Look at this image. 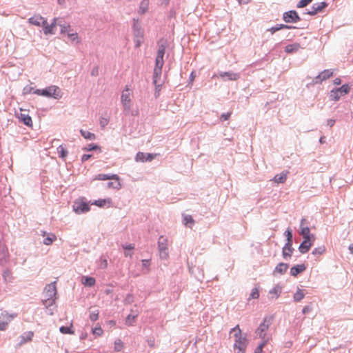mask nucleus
<instances>
[{
  "mask_svg": "<svg viewBox=\"0 0 353 353\" xmlns=\"http://www.w3.org/2000/svg\"><path fill=\"white\" fill-rule=\"evenodd\" d=\"M165 52V46L161 44L159 46L155 61V66L153 74V83L156 87V92H159L161 88L160 79L162 73V68L164 63L163 57Z\"/></svg>",
  "mask_w": 353,
  "mask_h": 353,
  "instance_id": "nucleus-1",
  "label": "nucleus"
},
{
  "mask_svg": "<svg viewBox=\"0 0 353 353\" xmlns=\"http://www.w3.org/2000/svg\"><path fill=\"white\" fill-rule=\"evenodd\" d=\"M34 93L46 97H52L54 99H58L61 97V92L59 87L56 85H51L45 89H37L34 91Z\"/></svg>",
  "mask_w": 353,
  "mask_h": 353,
  "instance_id": "nucleus-2",
  "label": "nucleus"
},
{
  "mask_svg": "<svg viewBox=\"0 0 353 353\" xmlns=\"http://www.w3.org/2000/svg\"><path fill=\"white\" fill-rule=\"evenodd\" d=\"M57 288H44L42 301L43 305L48 307L54 303L57 299Z\"/></svg>",
  "mask_w": 353,
  "mask_h": 353,
  "instance_id": "nucleus-3",
  "label": "nucleus"
},
{
  "mask_svg": "<svg viewBox=\"0 0 353 353\" xmlns=\"http://www.w3.org/2000/svg\"><path fill=\"white\" fill-rule=\"evenodd\" d=\"M272 321V317L266 316L263 319V322L259 325L256 330V334L262 339H268L266 338V331L268 330L269 326L271 325Z\"/></svg>",
  "mask_w": 353,
  "mask_h": 353,
  "instance_id": "nucleus-4",
  "label": "nucleus"
},
{
  "mask_svg": "<svg viewBox=\"0 0 353 353\" xmlns=\"http://www.w3.org/2000/svg\"><path fill=\"white\" fill-rule=\"evenodd\" d=\"M132 94L129 86L126 85L121 96V103L124 110L126 111H129L130 110Z\"/></svg>",
  "mask_w": 353,
  "mask_h": 353,
  "instance_id": "nucleus-5",
  "label": "nucleus"
},
{
  "mask_svg": "<svg viewBox=\"0 0 353 353\" xmlns=\"http://www.w3.org/2000/svg\"><path fill=\"white\" fill-rule=\"evenodd\" d=\"M89 205L83 199H80L74 201L73 205V210L77 214L85 213L90 211Z\"/></svg>",
  "mask_w": 353,
  "mask_h": 353,
  "instance_id": "nucleus-6",
  "label": "nucleus"
},
{
  "mask_svg": "<svg viewBox=\"0 0 353 353\" xmlns=\"http://www.w3.org/2000/svg\"><path fill=\"white\" fill-rule=\"evenodd\" d=\"M283 19L286 23H296L301 20L300 17L295 10L285 12Z\"/></svg>",
  "mask_w": 353,
  "mask_h": 353,
  "instance_id": "nucleus-7",
  "label": "nucleus"
},
{
  "mask_svg": "<svg viewBox=\"0 0 353 353\" xmlns=\"http://www.w3.org/2000/svg\"><path fill=\"white\" fill-rule=\"evenodd\" d=\"M158 154H150V153H144L141 152H139L135 157L136 161H151L153 160Z\"/></svg>",
  "mask_w": 353,
  "mask_h": 353,
  "instance_id": "nucleus-8",
  "label": "nucleus"
},
{
  "mask_svg": "<svg viewBox=\"0 0 353 353\" xmlns=\"http://www.w3.org/2000/svg\"><path fill=\"white\" fill-rule=\"evenodd\" d=\"M314 241V235H312V239H304L303 241L299 246V251L303 254L307 252L312 247Z\"/></svg>",
  "mask_w": 353,
  "mask_h": 353,
  "instance_id": "nucleus-9",
  "label": "nucleus"
},
{
  "mask_svg": "<svg viewBox=\"0 0 353 353\" xmlns=\"http://www.w3.org/2000/svg\"><path fill=\"white\" fill-rule=\"evenodd\" d=\"M333 71L331 70H325L322 72H321L316 78L314 79V81L316 83H321L323 81L332 77L333 76Z\"/></svg>",
  "mask_w": 353,
  "mask_h": 353,
  "instance_id": "nucleus-10",
  "label": "nucleus"
},
{
  "mask_svg": "<svg viewBox=\"0 0 353 353\" xmlns=\"http://www.w3.org/2000/svg\"><path fill=\"white\" fill-rule=\"evenodd\" d=\"M28 22L30 24L40 27L44 26L46 23V19H45L39 14H35L28 19Z\"/></svg>",
  "mask_w": 353,
  "mask_h": 353,
  "instance_id": "nucleus-11",
  "label": "nucleus"
},
{
  "mask_svg": "<svg viewBox=\"0 0 353 353\" xmlns=\"http://www.w3.org/2000/svg\"><path fill=\"white\" fill-rule=\"evenodd\" d=\"M248 344V341L246 336H243L241 338L235 340V343L234 344V348H236L239 350H245L247 345Z\"/></svg>",
  "mask_w": 353,
  "mask_h": 353,
  "instance_id": "nucleus-12",
  "label": "nucleus"
},
{
  "mask_svg": "<svg viewBox=\"0 0 353 353\" xmlns=\"http://www.w3.org/2000/svg\"><path fill=\"white\" fill-rule=\"evenodd\" d=\"M219 77L223 79V80L236 81L239 79V74L232 72H221L219 74Z\"/></svg>",
  "mask_w": 353,
  "mask_h": 353,
  "instance_id": "nucleus-13",
  "label": "nucleus"
},
{
  "mask_svg": "<svg viewBox=\"0 0 353 353\" xmlns=\"http://www.w3.org/2000/svg\"><path fill=\"white\" fill-rule=\"evenodd\" d=\"M19 119L27 126L32 125V121L30 116L23 110L21 109V113L19 116Z\"/></svg>",
  "mask_w": 353,
  "mask_h": 353,
  "instance_id": "nucleus-14",
  "label": "nucleus"
},
{
  "mask_svg": "<svg viewBox=\"0 0 353 353\" xmlns=\"http://www.w3.org/2000/svg\"><path fill=\"white\" fill-rule=\"evenodd\" d=\"M115 180L119 181V177L117 174H99L94 178V180L98 181H105V180Z\"/></svg>",
  "mask_w": 353,
  "mask_h": 353,
  "instance_id": "nucleus-15",
  "label": "nucleus"
},
{
  "mask_svg": "<svg viewBox=\"0 0 353 353\" xmlns=\"http://www.w3.org/2000/svg\"><path fill=\"white\" fill-rule=\"evenodd\" d=\"M34 336V332L32 331L24 332L20 336V341L19 343V346H21L27 342L31 341L32 337Z\"/></svg>",
  "mask_w": 353,
  "mask_h": 353,
  "instance_id": "nucleus-16",
  "label": "nucleus"
},
{
  "mask_svg": "<svg viewBox=\"0 0 353 353\" xmlns=\"http://www.w3.org/2000/svg\"><path fill=\"white\" fill-rule=\"evenodd\" d=\"M133 34L135 38H143L144 37L143 30L139 24L138 21L134 20L133 25Z\"/></svg>",
  "mask_w": 353,
  "mask_h": 353,
  "instance_id": "nucleus-17",
  "label": "nucleus"
},
{
  "mask_svg": "<svg viewBox=\"0 0 353 353\" xmlns=\"http://www.w3.org/2000/svg\"><path fill=\"white\" fill-rule=\"evenodd\" d=\"M293 252L292 243L287 242L285 246L283 248V256L284 259L290 258Z\"/></svg>",
  "mask_w": 353,
  "mask_h": 353,
  "instance_id": "nucleus-18",
  "label": "nucleus"
},
{
  "mask_svg": "<svg viewBox=\"0 0 353 353\" xmlns=\"http://www.w3.org/2000/svg\"><path fill=\"white\" fill-rule=\"evenodd\" d=\"M305 219H303L301 221V234L303 239H312L310 230L307 226H304Z\"/></svg>",
  "mask_w": 353,
  "mask_h": 353,
  "instance_id": "nucleus-19",
  "label": "nucleus"
},
{
  "mask_svg": "<svg viewBox=\"0 0 353 353\" xmlns=\"http://www.w3.org/2000/svg\"><path fill=\"white\" fill-rule=\"evenodd\" d=\"M41 235L43 236H47V237L43 240V243L46 245H51L54 241L57 240V236L52 233L47 234L46 232L43 231Z\"/></svg>",
  "mask_w": 353,
  "mask_h": 353,
  "instance_id": "nucleus-20",
  "label": "nucleus"
},
{
  "mask_svg": "<svg viewBox=\"0 0 353 353\" xmlns=\"http://www.w3.org/2000/svg\"><path fill=\"white\" fill-rule=\"evenodd\" d=\"M56 21L57 19H54L50 25H48V22L46 21V23L42 26L43 28V32L45 34L54 33V29L56 27Z\"/></svg>",
  "mask_w": 353,
  "mask_h": 353,
  "instance_id": "nucleus-21",
  "label": "nucleus"
},
{
  "mask_svg": "<svg viewBox=\"0 0 353 353\" xmlns=\"http://www.w3.org/2000/svg\"><path fill=\"white\" fill-rule=\"evenodd\" d=\"M158 248L159 250H168V240L166 237L161 236L158 241Z\"/></svg>",
  "mask_w": 353,
  "mask_h": 353,
  "instance_id": "nucleus-22",
  "label": "nucleus"
},
{
  "mask_svg": "<svg viewBox=\"0 0 353 353\" xmlns=\"http://www.w3.org/2000/svg\"><path fill=\"white\" fill-rule=\"evenodd\" d=\"M306 267L304 264L296 265L292 267L290 270V274L292 276H296L299 274L303 272L305 270Z\"/></svg>",
  "mask_w": 353,
  "mask_h": 353,
  "instance_id": "nucleus-23",
  "label": "nucleus"
},
{
  "mask_svg": "<svg viewBox=\"0 0 353 353\" xmlns=\"http://www.w3.org/2000/svg\"><path fill=\"white\" fill-rule=\"evenodd\" d=\"M149 0H142L140 3L139 8V13L140 14H145L148 10L149 8Z\"/></svg>",
  "mask_w": 353,
  "mask_h": 353,
  "instance_id": "nucleus-24",
  "label": "nucleus"
},
{
  "mask_svg": "<svg viewBox=\"0 0 353 353\" xmlns=\"http://www.w3.org/2000/svg\"><path fill=\"white\" fill-rule=\"evenodd\" d=\"M17 316V314H8L7 312H3L0 315V320L6 321L9 323L14 317Z\"/></svg>",
  "mask_w": 353,
  "mask_h": 353,
  "instance_id": "nucleus-25",
  "label": "nucleus"
},
{
  "mask_svg": "<svg viewBox=\"0 0 353 353\" xmlns=\"http://www.w3.org/2000/svg\"><path fill=\"white\" fill-rule=\"evenodd\" d=\"M89 318L92 321H96L99 319V311L97 309H94L92 307L89 308Z\"/></svg>",
  "mask_w": 353,
  "mask_h": 353,
  "instance_id": "nucleus-26",
  "label": "nucleus"
},
{
  "mask_svg": "<svg viewBox=\"0 0 353 353\" xmlns=\"http://www.w3.org/2000/svg\"><path fill=\"white\" fill-rule=\"evenodd\" d=\"M300 48V45L299 43H292V44H289L288 46H286L285 48V51L287 52V53H293V52H295L296 51H298V50Z\"/></svg>",
  "mask_w": 353,
  "mask_h": 353,
  "instance_id": "nucleus-27",
  "label": "nucleus"
},
{
  "mask_svg": "<svg viewBox=\"0 0 353 353\" xmlns=\"http://www.w3.org/2000/svg\"><path fill=\"white\" fill-rule=\"evenodd\" d=\"M286 179L287 173L283 172L279 174H276L272 180L277 183H283L285 182Z\"/></svg>",
  "mask_w": 353,
  "mask_h": 353,
  "instance_id": "nucleus-28",
  "label": "nucleus"
},
{
  "mask_svg": "<svg viewBox=\"0 0 353 353\" xmlns=\"http://www.w3.org/2000/svg\"><path fill=\"white\" fill-rule=\"evenodd\" d=\"M288 268V264L284 263H280L276 266L274 272L279 274H283L287 271Z\"/></svg>",
  "mask_w": 353,
  "mask_h": 353,
  "instance_id": "nucleus-29",
  "label": "nucleus"
},
{
  "mask_svg": "<svg viewBox=\"0 0 353 353\" xmlns=\"http://www.w3.org/2000/svg\"><path fill=\"white\" fill-rule=\"evenodd\" d=\"M137 317V312L134 314H129L128 316L125 318V323L126 325L130 326L132 325L135 322V319Z\"/></svg>",
  "mask_w": 353,
  "mask_h": 353,
  "instance_id": "nucleus-30",
  "label": "nucleus"
},
{
  "mask_svg": "<svg viewBox=\"0 0 353 353\" xmlns=\"http://www.w3.org/2000/svg\"><path fill=\"white\" fill-rule=\"evenodd\" d=\"M112 203V201L110 199H99L95 201L94 202L92 203V205H95L98 207L102 208L105 206L106 203L110 204Z\"/></svg>",
  "mask_w": 353,
  "mask_h": 353,
  "instance_id": "nucleus-31",
  "label": "nucleus"
},
{
  "mask_svg": "<svg viewBox=\"0 0 353 353\" xmlns=\"http://www.w3.org/2000/svg\"><path fill=\"white\" fill-rule=\"evenodd\" d=\"M81 134L85 139L88 140H94L96 139V136L94 134L89 132L85 131L83 130H80Z\"/></svg>",
  "mask_w": 353,
  "mask_h": 353,
  "instance_id": "nucleus-32",
  "label": "nucleus"
},
{
  "mask_svg": "<svg viewBox=\"0 0 353 353\" xmlns=\"http://www.w3.org/2000/svg\"><path fill=\"white\" fill-rule=\"evenodd\" d=\"M305 296L303 290L298 288V291L294 294V300L296 302L301 301Z\"/></svg>",
  "mask_w": 353,
  "mask_h": 353,
  "instance_id": "nucleus-33",
  "label": "nucleus"
},
{
  "mask_svg": "<svg viewBox=\"0 0 353 353\" xmlns=\"http://www.w3.org/2000/svg\"><path fill=\"white\" fill-rule=\"evenodd\" d=\"M341 96V94H340V92L337 90V88L334 89L330 91V97L331 100L336 101L340 99Z\"/></svg>",
  "mask_w": 353,
  "mask_h": 353,
  "instance_id": "nucleus-34",
  "label": "nucleus"
},
{
  "mask_svg": "<svg viewBox=\"0 0 353 353\" xmlns=\"http://www.w3.org/2000/svg\"><path fill=\"white\" fill-rule=\"evenodd\" d=\"M183 222L185 225L189 226L190 228H192L194 223V221L191 215H184Z\"/></svg>",
  "mask_w": 353,
  "mask_h": 353,
  "instance_id": "nucleus-35",
  "label": "nucleus"
},
{
  "mask_svg": "<svg viewBox=\"0 0 353 353\" xmlns=\"http://www.w3.org/2000/svg\"><path fill=\"white\" fill-rule=\"evenodd\" d=\"M281 293V288H272L269 291V295L271 299H276Z\"/></svg>",
  "mask_w": 353,
  "mask_h": 353,
  "instance_id": "nucleus-36",
  "label": "nucleus"
},
{
  "mask_svg": "<svg viewBox=\"0 0 353 353\" xmlns=\"http://www.w3.org/2000/svg\"><path fill=\"white\" fill-rule=\"evenodd\" d=\"M82 283L85 285L92 286L95 284V279L92 277H83Z\"/></svg>",
  "mask_w": 353,
  "mask_h": 353,
  "instance_id": "nucleus-37",
  "label": "nucleus"
},
{
  "mask_svg": "<svg viewBox=\"0 0 353 353\" xmlns=\"http://www.w3.org/2000/svg\"><path fill=\"white\" fill-rule=\"evenodd\" d=\"M341 95L347 94L350 91V86L348 84H344L339 88H337Z\"/></svg>",
  "mask_w": 353,
  "mask_h": 353,
  "instance_id": "nucleus-38",
  "label": "nucleus"
},
{
  "mask_svg": "<svg viewBox=\"0 0 353 353\" xmlns=\"http://www.w3.org/2000/svg\"><path fill=\"white\" fill-rule=\"evenodd\" d=\"M292 26H288V25H285V24H281V25H277L274 27H272L270 28V31L274 33L276 31H279L281 29H290L292 28Z\"/></svg>",
  "mask_w": 353,
  "mask_h": 353,
  "instance_id": "nucleus-39",
  "label": "nucleus"
},
{
  "mask_svg": "<svg viewBox=\"0 0 353 353\" xmlns=\"http://www.w3.org/2000/svg\"><path fill=\"white\" fill-rule=\"evenodd\" d=\"M68 37L72 42L80 43V40L79 39L78 34L76 32H68Z\"/></svg>",
  "mask_w": 353,
  "mask_h": 353,
  "instance_id": "nucleus-40",
  "label": "nucleus"
},
{
  "mask_svg": "<svg viewBox=\"0 0 353 353\" xmlns=\"http://www.w3.org/2000/svg\"><path fill=\"white\" fill-rule=\"evenodd\" d=\"M325 251V248L324 245L319 246L318 248H316L312 251V254L315 256H321L323 254Z\"/></svg>",
  "mask_w": 353,
  "mask_h": 353,
  "instance_id": "nucleus-41",
  "label": "nucleus"
},
{
  "mask_svg": "<svg viewBox=\"0 0 353 353\" xmlns=\"http://www.w3.org/2000/svg\"><path fill=\"white\" fill-rule=\"evenodd\" d=\"M234 332V336L235 338V340H237L238 339L243 337L241 335V330H240L239 326L238 325L231 330L230 332Z\"/></svg>",
  "mask_w": 353,
  "mask_h": 353,
  "instance_id": "nucleus-42",
  "label": "nucleus"
},
{
  "mask_svg": "<svg viewBox=\"0 0 353 353\" xmlns=\"http://www.w3.org/2000/svg\"><path fill=\"white\" fill-rule=\"evenodd\" d=\"M57 152L60 157L65 158L68 155V151L63 145H59L57 148Z\"/></svg>",
  "mask_w": 353,
  "mask_h": 353,
  "instance_id": "nucleus-43",
  "label": "nucleus"
},
{
  "mask_svg": "<svg viewBox=\"0 0 353 353\" xmlns=\"http://www.w3.org/2000/svg\"><path fill=\"white\" fill-rule=\"evenodd\" d=\"M59 330H60V332L62 334H73L74 333V332L72 330V325L70 326V327H68V326H61L59 328Z\"/></svg>",
  "mask_w": 353,
  "mask_h": 353,
  "instance_id": "nucleus-44",
  "label": "nucleus"
},
{
  "mask_svg": "<svg viewBox=\"0 0 353 353\" xmlns=\"http://www.w3.org/2000/svg\"><path fill=\"white\" fill-rule=\"evenodd\" d=\"M267 341H268V339H263V341L255 349L254 353H261L263 348L265 345Z\"/></svg>",
  "mask_w": 353,
  "mask_h": 353,
  "instance_id": "nucleus-45",
  "label": "nucleus"
},
{
  "mask_svg": "<svg viewBox=\"0 0 353 353\" xmlns=\"http://www.w3.org/2000/svg\"><path fill=\"white\" fill-rule=\"evenodd\" d=\"M259 292L258 288H253V290L248 298V300L250 301L251 299H256L259 298Z\"/></svg>",
  "mask_w": 353,
  "mask_h": 353,
  "instance_id": "nucleus-46",
  "label": "nucleus"
},
{
  "mask_svg": "<svg viewBox=\"0 0 353 353\" xmlns=\"http://www.w3.org/2000/svg\"><path fill=\"white\" fill-rule=\"evenodd\" d=\"M123 343L120 339H117L114 342V350L116 352H120L123 348Z\"/></svg>",
  "mask_w": 353,
  "mask_h": 353,
  "instance_id": "nucleus-47",
  "label": "nucleus"
},
{
  "mask_svg": "<svg viewBox=\"0 0 353 353\" xmlns=\"http://www.w3.org/2000/svg\"><path fill=\"white\" fill-rule=\"evenodd\" d=\"M313 6L319 12H321L327 6V3L325 2H321L316 4H314Z\"/></svg>",
  "mask_w": 353,
  "mask_h": 353,
  "instance_id": "nucleus-48",
  "label": "nucleus"
},
{
  "mask_svg": "<svg viewBox=\"0 0 353 353\" xmlns=\"http://www.w3.org/2000/svg\"><path fill=\"white\" fill-rule=\"evenodd\" d=\"M108 187L109 188H115V189H119L121 188V183L119 181H116V182H109L108 183Z\"/></svg>",
  "mask_w": 353,
  "mask_h": 353,
  "instance_id": "nucleus-49",
  "label": "nucleus"
},
{
  "mask_svg": "<svg viewBox=\"0 0 353 353\" xmlns=\"http://www.w3.org/2000/svg\"><path fill=\"white\" fill-rule=\"evenodd\" d=\"M160 257L163 259H168L169 258V252L168 250H159Z\"/></svg>",
  "mask_w": 353,
  "mask_h": 353,
  "instance_id": "nucleus-50",
  "label": "nucleus"
},
{
  "mask_svg": "<svg viewBox=\"0 0 353 353\" xmlns=\"http://www.w3.org/2000/svg\"><path fill=\"white\" fill-rule=\"evenodd\" d=\"M313 0H301L297 4V8H301L307 6L310 4Z\"/></svg>",
  "mask_w": 353,
  "mask_h": 353,
  "instance_id": "nucleus-51",
  "label": "nucleus"
},
{
  "mask_svg": "<svg viewBox=\"0 0 353 353\" xmlns=\"http://www.w3.org/2000/svg\"><path fill=\"white\" fill-rule=\"evenodd\" d=\"M285 236H286V238H287V242L288 243H292V231L289 229H288L285 232Z\"/></svg>",
  "mask_w": 353,
  "mask_h": 353,
  "instance_id": "nucleus-52",
  "label": "nucleus"
},
{
  "mask_svg": "<svg viewBox=\"0 0 353 353\" xmlns=\"http://www.w3.org/2000/svg\"><path fill=\"white\" fill-rule=\"evenodd\" d=\"M92 332L94 335L101 336L103 334V330L101 327H96L93 329Z\"/></svg>",
  "mask_w": 353,
  "mask_h": 353,
  "instance_id": "nucleus-53",
  "label": "nucleus"
},
{
  "mask_svg": "<svg viewBox=\"0 0 353 353\" xmlns=\"http://www.w3.org/2000/svg\"><path fill=\"white\" fill-rule=\"evenodd\" d=\"M312 310V305H305L303 308L302 313L303 314H308L309 312H310Z\"/></svg>",
  "mask_w": 353,
  "mask_h": 353,
  "instance_id": "nucleus-54",
  "label": "nucleus"
},
{
  "mask_svg": "<svg viewBox=\"0 0 353 353\" xmlns=\"http://www.w3.org/2000/svg\"><path fill=\"white\" fill-rule=\"evenodd\" d=\"M68 32H71L70 31V26H61V34H68Z\"/></svg>",
  "mask_w": 353,
  "mask_h": 353,
  "instance_id": "nucleus-55",
  "label": "nucleus"
},
{
  "mask_svg": "<svg viewBox=\"0 0 353 353\" xmlns=\"http://www.w3.org/2000/svg\"><path fill=\"white\" fill-rule=\"evenodd\" d=\"M8 323L6 321L0 320V331H4L7 329Z\"/></svg>",
  "mask_w": 353,
  "mask_h": 353,
  "instance_id": "nucleus-56",
  "label": "nucleus"
},
{
  "mask_svg": "<svg viewBox=\"0 0 353 353\" xmlns=\"http://www.w3.org/2000/svg\"><path fill=\"white\" fill-rule=\"evenodd\" d=\"M143 38H135L134 43L136 48H139L143 42Z\"/></svg>",
  "mask_w": 353,
  "mask_h": 353,
  "instance_id": "nucleus-57",
  "label": "nucleus"
},
{
  "mask_svg": "<svg viewBox=\"0 0 353 353\" xmlns=\"http://www.w3.org/2000/svg\"><path fill=\"white\" fill-rule=\"evenodd\" d=\"M99 148L98 145L95 144H89L85 148L86 150L90 151Z\"/></svg>",
  "mask_w": 353,
  "mask_h": 353,
  "instance_id": "nucleus-58",
  "label": "nucleus"
},
{
  "mask_svg": "<svg viewBox=\"0 0 353 353\" xmlns=\"http://www.w3.org/2000/svg\"><path fill=\"white\" fill-rule=\"evenodd\" d=\"M319 12L317 11L316 9H315L314 6H313L312 8H311V10L307 12L310 15H315L316 14H317Z\"/></svg>",
  "mask_w": 353,
  "mask_h": 353,
  "instance_id": "nucleus-59",
  "label": "nucleus"
},
{
  "mask_svg": "<svg viewBox=\"0 0 353 353\" xmlns=\"http://www.w3.org/2000/svg\"><path fill=\"white\" fill-rule=\"evenodd\" d=\"M231 115V112H228V113H226V114H223L221 116V119L223 121H226L228 120L230 117Z\"/></svg>",
  "mask_w": 353,
  "mask_h": 353,
  "instance_id": "nucleus-60",
  "label": "nucleus"
},
{
  "mask_svg": "<svg viewBox=\"0 0 353 353\" xmlns=\"http://www.w3.org/2000/svg\"><path fill=\"white\" fill-rule=\"evenodd\" d=\"M123 248L125 250H132L134 249V245H132V244H130V245H123Z\"/></svg>",
  "mask_w": 353,
  "mask_h": 353,
  "instance_id": "nucleus-61",
  "label": "nucleus"
},
{
  "mask_svg": "<svg viewBox=\"0 0 353 353\" xmlns=\"http://www.w3.org/2000/svg\"><path fill=\"white\" fill-rule=\"evenodd\" d=\"M91 157H92V155H91V154H83V155L82 156V157H81V161H82L83 162H84V161H85L88 160Z\"/></svg>",
  "mask_w": 353,
  "mask_h": 353,
  "instance_id": "nucleus-62",
  "label": "nucleus"
},
{
  "mask_svg": "<svg viewBox=\"0 0 353 353\" xmlns=\"http://www.w3.org/2000/svg\"><path fill=\"white\" fill-rule=\"evenodd\" d=\"M142 265L145 268H148L150 265V261L148 260H143Z\"/></svg>",
  "mask_w": 353,
  "mask_h": 353,
  "instance_id": "nucleus-63",
  "label": "nucleus"
},
{
  "mask_svg": "<svg viewBox=\"0 0 353 353\" xmlns=\"http://www.w3.org/2000/svg\"><path fill=\"white\" fill-rule=\"evenodd\" d=\"M333 82H334V84H335V85H339V84H341V79H340V78H336V79L334 80V81H333Z\"/></svg>",
  "mask_w": 353,
  "mask_h": 353,
  "instance_id": "nucleus-64",
  "label": "nucleus"
}]
</instances>
